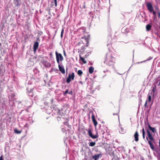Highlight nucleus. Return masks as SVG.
Returning a JSON list of instances; mask_svg holds the SVG:
<instances>
[{
	"mask_svg": "<svg viewBox=\"0 0 160 160\" xmlns=\"http://www.w3.org/2000/svg\"><path fill=\"white\" fill-rule=\"evenodd\" d=\"M75 77L74 73L72 72L71 74L69 73L68 74V77L67 78L66 82L68 83H69L71 80H73Z\"/></svg>",
	"mask_w": 160,
	"mask_h": 160,
	"instance_id": "5",
	"label": "nucleus"
},
{
	"mask_svg": "<svg viewBox=\"0 0 160 160\" xmlns=\"http://www.w3.org/2000/svg\"><path fill=\"white\" fill-rule=\"evenodd\" d=\"M149 130L153 133H156L157 132V129L155 128H153L151 126L149 123L148 124Z\"/></svg>",
	"mask_w": 160,
	"mask_h": 160,
	"instance_id": "10",
	"label": "nucleus"
},
{
	"mask_svg": "<svg viewBox=\"0 0 160 160\" xmlns=\"http://www.w3.org/2000/svg\"><path fill=\"white\" fill-rule=\"evenodd\" d=\"M89 146L91 147H93L96 144L95 142H91L88 143Z\"/></svg>",
	"mask_w": 160,
	"mask_h": 160,
	"instance_id": "19",
	"label": "nucleus"
},
{
	"mask_svg": "<svg viewBox=\"0 0 160 160\" xmlns=\"http://www.w3.org/2000/svg\"><path fill=\"white\" fill-rule=\"evenodd\" d=\"M79 82L80 83H81L82 84H83V83H82V81H80V82Z\"/></svg>",
	"mask_w": 160,
	"mask_h": 160,
	"instance_id": "38",
	"label": "nucleus"
},
{
	"mask_svg": "<svg viewBox=\"0 0 160 160\" xmlns=\"http://www.w3.org/2000/svg\"><path fill=\"white\" fill-rule=\"evenodd\" d=\"M85 6H84V8H85Z\"/></svg>",
	"mask_w": 160,
	"mask_h": 160,
	"instance_id": "42",
	"label": "nucleus"
},
{
	"mask_svg": "<svg viewBox=\"0 0 160 160\" xmlns=\"http://www.w3.org/2000/svg\"><path fill=\"white\" fill-rule=\"evenodd\" d=\"M39 46V43L38 42L36 41L34 42V44L33 46V48L34 51L35 52L38 48Z\"/></svg>",
	"mask_w": 160,
	"mask_h": 160,
	"instance_id": "9",
	"label": "nucleus"
},
{
	"mask_svg": "<svg viewBox=\"0 0 160 160\" xmlns=\"http://www.w3.org/2000/svg\"><path fill=\"white\" fill-rule=\"evenodd\" d=\"M157 88L156 85H155L154 87L152 89V92H153V94H154L155 91L156 90Z\"/></svg>",
	"mask_w": 160,
	"mask_h": 160,
	"instance_id": "23",
	"label": "nucleus"
},
{
	"mask_svg": "<svg viewBox=\"0 0 160 160\" xmlns=\"http://www.w3.org/2000/svg\"><path fill=\"white\" fill-rule=\"evenodd\" d=\"M56 58L57 63L59 64L60 61H62L63 60V58L62 54L58 53L57 51L55 52Z\"/></svg>",
	"mask_w": 160,
	"mask_h": 160,
	"instance_id": "4",
	"label": "nucleus"
},
{
	"mask_svg": "<svg viewBox=\"0 0 160 160\" xmlns=\"http://www.w3.org/2000/svg\"><path fill=\"white\" fill-rule=\"evenodd\" d=\"M94 68L92 66H91L89 68V72L90 73H92L94 71Z\"/></svg>",
	"mask_w": 160,
	"mask_h": 160,
	"instance_id": "16",
	"label": "nucleus"
},
{
	"mask_svg": "<svg viewBox=\"0 0 160 160\" xmlns=\"http://www.w3.org/2000/svg\"><path fill=\"white\" fill-rule=\"evenodd\" d=\"M48 18H50V17H48Z\"/></svg>",
	"mask_w": 160,
	"mask_h": 160,
	"instance_id": "43",
	"label": "nucleus"
},
{
	"mask_svg": "<svg viewBox=\"0 0 160 160\" xmlns=\"http://www.w3.org/2000/svg\"><path fill=\"white\" fill-rule=\"evenodd\" d=\"M85 46H82V48H81V50H82L83 52H84L85 51Z\"/></svg>",
	"mask_w": 160,
	"mask_h": 160,
	"instance_id": "27",
	"label": "nucleus"
},
{
	"mask_svg": "<svg viewBox=\"0 0 160 160\" xmlns=\"http://www.w3.org/2000/svg\"><path fill=\"white\" fill-rule=\"evenodd\" d=\"M142 135L143 138V139H145V133L144 129L143 128H142Z\"/></svg>",
	"mask_w": 160,
	"mask_h": 160,
	"instance_id": "20",
	"label": "nucleus"
},
{
	"mask_svg": "<svg viewBox=\"0 0 160 160\" xmlns=\"http://www.w3.org/2000/svg\"><path fill=\"white\" fill-rule=\"evenodd\" d=\"M100 154H95L92 157V158L94 159L95 160H97L100 157Z\"/></svg>",
	"mask_w": 160,
	"mask_h": 160,
	"instance_id": "13",
	"label": "nucleus"
},
{
	"mask_svg": "<svg viewBox=\"0 0 160 160\" xmlns=\"http://www.w3.org/2000/svg\"><path fill=\"white\" fill-rule=\"evenodd\" d=\"M153 19H156L157 18L156 15H153Z\"/></svg>",
	"mask_w": 160,
	"mask_h": 160,
	"instance_id": "30",
	"label": "nucleus"
},
{
	"mask_svg": "<svg viewBox=\"0 0 160 160\" xmlns=\"http://www.w3.org/2000/svg\"><path fill=\"white\" fill-rule=\"evenodd\" d=\"M152 27V25L150 24H148L146 26V29L147 31H149L150 30Z\"/></svg>",
	"mask_w": 160,
	"mask_h": 160,
	"instance_id": "15",
	"label": "nucleus"
},
{
	"mask_svg": "<svg viewBox=\"0 0 160 160\" xmlns=\"http://www.w3.org/2000/svg\"><path fill=\"white\" fill-rule=\"evenodd\" d=\"M58 68L59 70L61 71L62 74H64L65 73V69L63 67H61L60 65L58 64Z\"/></svg>",
	"mask_w": 160,
	"mask_h": 160,
	"instance_id": "12",
	"label": "nucleus"
},
{
	"mask_svg": "<svg viewBox=\"0 0 160 160\" xmlns=\"http://www.w3.org/2000/svg\"><path fill=\"white\" fill-rule=\"evenodd\" d=\"M113 115H117L118 117H119V116L118 115V112H117V113H113Z\"/></svg>",
	"mask_w": 160,
	"mask_h": 160,
	"instance_id": "33",
	"label": "nucleus"
},
{
	"mask_svg": "<svg viewBox=\"0 0 160 160\" xmlns=\"http://www.w3.org/2000/svg\"><path fill=\"white\" fill-rule=\"evenodd\" d=\"M152 12L153 14V15H156V12H155L154 10H153V11H152Z\"/></svg>",
	"mask_w": 160,
	"mask_h": 160,
	"instance_id": "31",
	"label": "nucleus"
},
{
	"mask_svg": "<svg viewBox=\"0 0 160 160\" xmlns=\"http://www.w3.org/2000/svg\"><path fill=\"white\" fill-rule=\"evenodd\" d=\"M64 32V29L62 28L61 31V37L62 38L63 37V34Z\"/></svg>",
	"mask_w": 160,
	"mask_h": 160,
	"instance_id": "25",
	"label": "nucleus"
},
{
	"mask_svg": "<svg viewBox=\"0 0 160 160\" xmlns=\"http://www.w3.org/2000/svg\"><path fill=\"white\" fill-rule=\"evenodd\" d=\"M152 93H149L148 95V102H150L151 100V96Z\"/></svg>",
	"mask_w": 160,
	"mask_h": 160,
	"instance_id": "14",
	"label": "nucleus"
},
{
	"mask_svg": "<svg viewBox=\"0 0 160 160\" xmlns=\"http://www.w3.org/2000/svg\"><path fill=\"white\" fill-rule=\"evenodd\" d=\"M77 73L79 76H81L82 74V72L81 70H79L78 71Z\"/></svg>",
	"mask_w": 160,
	"mask_h": 160,
	"instance_id": "21",
	"label": "nucleus"
},
{
	"mask_svg": "<svg viewBox=\"0 0 160 160\" xmlns=\"http://www.w3.org/2000/svg\"><path fill=\"white\" fill-rule=\"evenodd\" d=\"M58 118H60V119H61V118H60V117H57V119H58Z\"/></svg>",
	"mask_w": 160,
	"mask_h": 160,
	"instance_id": "39",
	"label": "nucleus"
},
{
	"mask_svg": "<svg viewBox=\"0 0 160 160\" xmlns=\"http://www.w3.org/2000/svg\"><path fill=\"white\" fill-rule=\"evenodd\" d=\"M54 3L55 6L56 7L57 6V0H53V2H52V5L53 6V3Z\"/></svg>",
	"mask_w": 160,
	"mask_h": 160,
	"instance_id": "18",
	"label": "nucleus"
},
{
	"mask_svg": "<svg viewBox=\"0 0 160 160\" xmlns=\"http://www.w3.org/2000/svg\"><path fill=\"white\" fill-rule=\"evenodd\" d=\"M152 58L151 57H149L148 58V60H150L151 59H152Z\"/></svg>",
	"mask_w": 160,
	"mask_h": 160,
	"instance_id": "36",
	"label": "nucleus"
},
{
	"mask_svg": "<svg viewBox=\"0 0 160 160\" xmlns=\"http://www.w3.org/2000/svg\"><path fill=\"white\" fill-rule=\"evenodd\" d=\"M147 7L150 12H152L153 10V8L151 2H148L147 3Z\"/></svg>",
	"mask_w": 160,
	"mask_h": 160,
	"instance_id": "7",
	"label": "nucleus"
},
{
	"mask_svg": "<svg viewBox=\"0 0 160 160\" xmlns=\"http://www.w3.org/2000/svg\"><path fill=\"white\" fill-rule=\"evenodd\" d=\"M92 122L95 127H96L98 124V122L95 118V116L93 112L92 113Z\"/></svg>",
	"mask_w": 160,
	"mask_h": 160,
	"instance_id": "8",
	"label": "nucleus"
},
{
	"mask_svg": "<svg viewBox=\"0 0 160 160\" xmlns=\"http://www.w3.org/2000/svg\"><path fill=\"white\" fill-rule=\"evenodd\" d=\"M0 160H3V159H2V156L0 157Z\"/></svg>",
	"mask_w": 160,
	"mask_h": 160,
	"instance_id": "34",
	"label": "nucleus"
},
{
	"mask_svg": "<svg viewBox=\"0 0 160 160\" xmlns=\"http://www.w3.org/2000/svg\"><path fill=\"white\" fill-rule=\"evenodd\" d=\"M63 54H64V55L66 57V53H65V52L64 51H63Z\"/></svg>",
	"mask_w": 160,
	"mask_h": 160,
	"instance_id": "35",
	"label": "nucleus"
},
{
	"mask_svg": "<svg viewBox=\"0 0 160 160\" xmlns=\"http://www.w3.org/2000/svg\"><path fill=\"white\" fill-rule=\"evenodd\" d=\"M79 57H80V60L82 62H83L85 64V63H87V62L85 60L84 58L82 57L80 55H79Z\"/></svg>",
	"mask_w": 160,
	"mask_h": 160,
	"instance_id": "17",
	"label": "nucleus"
},
{
	"mask_svg": "<svg viewBox=\"0 0 160 160\" xmlns=\"http://www.w3.org/2000/svg\"><path fill=\"white\" fill-rule=\"evenodd\" d=\"M104 62L107 65L114 68V63H115V58L110 52L106 53L104 57Z\"/></svg>",
	"mask_w": 160,
	"mask_h": 160,
	"instance_id": "1",
	"label": "nucleus"
},
{
	"mask_svg": "<svg viewBox=\"0 0 160 160\" xmlns=\"http://www.w3.org/2000/svg\"><path fill=\"white\" fill-rule=\"evenodd\" d=\"M148 101L146 100V102H145V104L144 105V106L145 107H147V103H148Z\"/></svg>",
	"mask_w": 160,
	"mask_h": 160,
	"instance_id": "28",
	"label": "nucleus"
},
{
	"mask_svg": "<svg viewBox=\"0 0 160 160\" xmlns=\"http://www.w3.org/2000/svg\"><path fill=\"white\" fill-rule=\"evenodd\" d=\"M68 123L67 122H64V124L65 125H67Z\"/></svg>",
	"mask_w": 160,
	"mask_h": 160,
	"instance_id": "37",
	"label": "nucleus"
},
{
	"mask_svg": "<svg viewBox=\"0 0 160 160\" xmlns=\"http://www.w3.org/2000/svg\"><path fill=\"white\" fill-rule=\"evenodd\" d=\"M68 93L70 95H72V91H70Z\"/></svg>",
	"mask_w": 160,
	"mask_h": 160,
	"instance_id": "32",
	"label": "nucleus"
},
{
	"mask_svg": "<svg viewBox=\"0 0 160 160\" xmlns=\"http://www.w3.org/2000/svg\"><path fill=\"white\" fill-rule=\"evenodd\" d=\"M147 133L148 137H146V139L148 141V144H149L151 148L152 149H154V147L152 142H154V138L152 136V135L150 132L149 130L147 129Z\"/></svg>",
	"mask_w": 160,
	"mask_h": 160,
	"instance_id": "2",
	"label": "nucleus"
},
{
	"mask_svg": "<svg viewBox=\"0 0 160 160\" xmlns=\"http://www.w3.org/2000/svg\"><path fill=\"white\" fill-rule=\"evenodd\" d=\"M158 16L159 18H160V12L159 9H158Z\"/></svg>",
	"mask_w": 160,
	"mask_h": 160,
	"instance_id": "26",
	"label": "nucleus"
},
{
	"mask_svg": "<svg viewBox=\"0 0 160 160\" xmlns=\"http://www.w3.org/2000/svg\"><path fill=\"white\" fill-rule=\"evenodd\" d=\"M22 132V131H19L17 129H14V132L17 134H20Z\"/></svg>",
	"mask_w": 160,
	"mask_h": 160,
	"instance_id": "22",
	"label": "nucleus"
},
{
	"mask_svg": "<svg viewBox=\"0 0 160 160\" xmlns=\"http://www.w3.org/2000/svg\"><path fill=\"white\" fill-rule=\"evenodd\" d=\"M90 36L88 35V36H84L82 37L81 40L80 42H79L78 43V46H80V44L82 43H84V42H86V47H88L89 45V39Z\"/></svg>",
	"mask_w": 160,
	"mask_h": 160,
	"instance_id": "3",
	"label": "nucleus"
},
{
	"mask_svg": "<svg viewBox=\"0 0 160 160\" xmlns=\"http://www.w3.org/2000/svg\"><path fill=\"white\" fill-rule=\"evenodd\" d=\"M134 137L135 139V141L137 142L139 140V134L137 131H136L134 135Z\"/></svg>",
	"mask_w": 160,
	"mask_h": 160,
	"instance_id": "11",
	"label": "nucleus"
},
{
	"mask_svg": "<svg viewBox=\"0 0 160 160\" xmlns=\"http://www.w3.org/2000/svg\"><path fill=\"white\" fill-rule=\"evenodd\" d=\"M68 89H67L65 92H63V94L65 95L66 94L68 93Z\"/></svg>",
	"mask_w": 160,
	"mask_h": 160,
	"instance_id": "24",
	"label": "nucleus"
},
{
	"mask_svg": "<svg viewBox=\"0 0 160 160\" xmlns=\"http://www.w3.org/2000/svg\"><path fill=\"white\" fill-rule=\"evenodd\" d=\"M88 134L89 137L93 139H96L98 138L99 136L98 135L97 133L95 135H93L92 134V131L90 129H88Z\"/></svg>",
	"mask_w": 160,
	"mask_h": 160,
	"instance_id": "6",
	"label": "nucleus"
},
{
	"mask_svg": "<svg viewBox=\"0 0 160 160\" xmlns=\"http://www.w3.org/2000/svg\"><path fill=\"white\" fill-rule=\"evenodd\" d=\"M48 18H50V17H48Z\"/></svg>",
	"mask_w": 160,
	"mask_h": 160,
	"instance_id": "44",
	"label": "nucleus"
},
{
	"mask_svg": "<svg viewBox=\"0 0 160 160\" xmlns=\"http://www.w3.org/2000/svg\"><path fill=\"white\" fill-rule=\"evenodd\" d=\"M28 127H29V125L28 124V123H26L25 125L24 126V127H26V128H28Z\"/></svg>",
	"mask_w": 160,
	"mask_h": 160,
	"instance_id": "29",
	"label": "nucleus"
},
{
	"mask_svg": "<svg viewBox=\"0 0 160 160\" xmlns=\"http://www.w3.org/2000/svg\"><path fill=\"white\" fill-rule=\"evenodd\" d=\"M49 54L50 56H52V53L51 52Z\"/></svg>",
	"mask_w": 160,
	"mask_h": 160,
	"instance_id": "40",
	"label": "nucleus"
},
{
	"mask_svg": "<svg viewBox=\"0 0 160 160\" xmlns=\"http://www.w3.org/2000/svg\"><path fill=\"white\" fill-rule=\"evenodd\" d=\"M158 86H160V82H159V83L158 85Z\"/></svg>",
	"mask_w": 160,
	"mask_h": 160,
	"instance_id": "41",
	"label": "nucleus"
}]
</instances>
